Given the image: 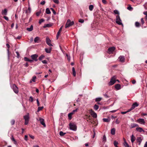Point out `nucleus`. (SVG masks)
Masks as SVG:
<instances>
[{
    "label": "nucleus",
    "instance_id": "nucleus-9",
    "mask_svg": "<svg viewBox=\"0 0 147 147\" xmlns=\"http://www.w3.org/2000/svg\"><path fill=\"white\" fill-rule=\"evenodd\" d=\"M137 121L142 124H144L145 123V121L143 119H139L137 120Z\"/></svg>",
    "mask_w": 147,
    "mask_h": 147
},
{
    "label": "nucleus",
    "instance_id": "nucleus-55",
    "mask_svg": "<svg viewBox=\"0 0 147 147\" xmlns=\"http://www.w3.org/2000/svg\"><path fill=\"white\" fill-rule=\"evenodd\" d=\"M51 9L52 10V11L53 12V13L54 14H56V12L53 8H51Z\"/></svg>",
    "mask_w": 147,
    "mask_h": 147
},
{
    "label": "nucleus",
    "instance_id": "nucleus-22",
    "mask_svg": "<svg viewBox=\"0 0 147 147\" xmlns=\"http://www.w3.org/2000/svg\"><path fill=\"white\" fill-rule=\"evenodd\" d=\"M6 46L8 48V49H7V51L8 53V58H9V48H10V45L8 44H6Z\"/></svg>",
    "mask_w": 147,
    "mask_h": 147
},
{
    "label": "nucleus",
    "instance_id": "nucleus-60",
    "mask_svg": "<svg viewBox=\"0 0 147 147\" xmlns=\"http://www.w3.org/2000/svg\"><path fill=\"white\" fill-rule=\"evenodd\" d=\"M127 9H128L129 10H131L133 8L131 6H129L127 7Z\"/></svg>",
    "mask_w": 147,
    "mask_h": 147
},
{
    "label": "nucleus",
    "instance_id": "nucleus-38",
    "mask_svg": "<svg viewBox=\"0 0 147 147\" xmlns=\"http://www.w3.org/2000/svg\"><path fill=\"white\" fill-rule=\"evenodd\" d=\"M140 24L138 22H136L135 23V25L136 27H138L140 26Z\"/></svg>",
    "mask_w": 147,
    "mask_h": 147
},
{
    "label": "nucleus",
    "instance_id": "nucleus-63",
    "mask_svg": "<svg viewBox=\"0 0 147 147\" xmlns=\"http://www.w3.org/2000/svg\"><path fill=\"white\" fill-rule=\"evenodd\" d=\"M29 136L30 137V138H31L32 139H34V136H32L31 135H29Z\"/></svg>",
    "mask_w": 147,
    "mask_h": 147
},
{
    "label": "nucleus",
    "instance_id": "nucleus-11",
    "mask_svg": "<svg viewBox=\"0 0 147 147\" xmlns=\"http://www.w3.org/2000/svg\"><path fill=\"white\" fill-rule=\"evenodd\" d=\"M46 43L47 44L50 46H52V45L51 44V40L48 37L46 38Z\"/></svg>",
    "mask_w": 147,
    "mask_h": 147
},
{
    "label": "nucleus",
    "instance_id": "nucleus-26",
    "mask_svg": "<svg viewBox=\"0 0 147 147\" xmlns=\"http://www.w3.org/2000/svg\"><path fill=\"white\" fill-rule=\"evenodd\" d=\"M52 25L51 24H45L43 26L44 28H45L46 27H51V26H52Z\"/></svg>",
    "mask_w": 147,
    "mask_h": 147
},
{
    "label": "nucleus",
    "instance_id": "nucleus-58",
    "mask_svg": "<svg viewBox=\"0 0 147 147\" xmlns=\"http://www.w3.org/2000/svg\"><path fill=\"white\" fill-rule=\"evenodd\" d=\"M3 18L6 20L8 21L9 20L7 16H4Z\"/></svg>",
    "mask_w": 147,
    "mask_h": 147
},
{
    "label": "nucleus",
    "instance_id": "nucleus-14",
    "mask_svg": "<svg viewBox=\"0 0 147 147\" xmlns=\"http://www.w3.org/2000/svg\"><path fill=\"white\" fill-rule=\"evenodd\" d=\"M7 10L6 9H5L4 10H2L1 11V13L3 15H6L7 14Z\"/></svg>",
    "mask_w": 147,
    "mask_h": 147
},
{
    "label": "nucleus",
    "instance_id": "nucleus-30",
    "mask_svg": "<svg viewBox=\"0 0 147 147\" xmlns=\"http://www.w3.org/2000/svg\"><path fill=\"white\" fill-rule=\"evenodd\" d=\"M72 72L73 75L74 76H76V72L75 68L74 67H72Z\"/></svg>",
    "mask_w": 147,
    "mask_h": 147
},
{
    "label": "nucleus",
    "instance_id": "nucleus-44",
    "mask_svg": "<svg viewBox=\"0 0 147 147\" xmlns=\"http://www.w3.org/2000/svg\"><path fill=\"white\" fill-rule=\"evenodd\" d=\"M78 22H80V23H83L84 22V20L82 19H80L79 20V21H78Z\"/></svg>",
    "mask_w": 147,
    "mask_h": 147
},
{
    "label": "nucleus",
    "instance_id": "nucleus-33",
    "mask_svg": "<svg viewBox=\"0 0 147 147\" xmlns=\"http://www.w3.org/2000/svg\"><path fill=\"white\" fill-rule=\"evenodd\" d=\"M91 115L92 116V117H93L95 118H96L97 117V115L94 112L93 113H92L91 114Z\"/></svg>",
    "mask_w": 147,
    "mask_h": 147
},
{
    "label": "nucleus",
    "instance_id": "nucleus-41",
    "mask_svg": "<svg viewBox=\"0 0 147 147\" xmlns=\"http://www.w3.org/2000/svg\"><path fill=\"white\" fill-rule=\"evenodd\" d=\"M114 12L115 14L119 15V12L117 10H115L114 11Z\"/></svg>",
    "mask_w": 147,
    "mask_h": 147
},
{
    "label": "nucleus",
    "instance_id": "nucleus-6",
    "mask_svg": "<svg viewBox=\"0 0 147 147\" xmlns=\"http://www.w3.org/2000/svg\"><path fill=\"white\" fill-rule=\"evenodd\" d=\"M116 23L119 25H122L119 16V15H117L116 16Z\"/></svg>",
    "mask_w": 147,
    "mask_h": 147
},
{
    "label": "nucleus",
    "instance_id": "nucleus-53",
    "mask_svg": "<svg viewBox=\"0 0 147 147\" xmlns=\"http://www.w3.org/2000/svg\"><path fill=\"white\" fill-rule=\"evenodd\" d=\"M145 8L146 9H147V2L144 5Z\"/></svg>",
    "mask_w": 147,
    "mask_h": 147
},
{
    "label": "nucleus",
    "instance_id": "nucleus-51",
    "mask_svg": "<svg viewBox=\"0 0 147 147\" xmlns=\"http://www.w3.org/2000/svg\"><path fill=\"white\" fill-rule=\"evenodd\" d=\"M36 78V77L35 76L33 77L32 78V81L33 82H35V80Z\"/></svg>",
    "mask_w": 147,
    "mask_h": 147
},
{
    "label": "nucleus",
    "instance_id": "nucleus-7",
    "mask_svg": "<svg viewBox=\"0 0 147 147\" xmlns=\"http://www.w3.org/2000/svg\"><path fill=\"white\" fill-rule=\"evenodd\" d=\"M38 57V55L36 54L33 55L31 56L32 59L36 61H38L37 58Z\"/></svg>",
    "mask_w": 147,
    "mask_h": 147
},
{
    "label": "nucleus",
    "instance_id": "nucleus-43",
    "mask_svg": "<svg viewBox=\"0 0 147 147\" xmlns=\"http://www.w3.org/2000/svg\"><path fill=\"white\" fill-rule=\"evenodd\" d=\"M15 123V121L14 119H12L11 121V123L12 125H13Z\"/></svg>",
    "mask_w": 147,
    "mask_h": 147
},
{
    "label": "nucleus",
    "instance_id": "nucleus-52",
    "mask_svg": "<svg viewBox=\"0 0 147 147\" xmlns=\"http://www.w3.org/2000/svg\"><path fill=\"white\" fill-rule=\"evenodd\" d=\"M24 60L26 61H29V59L27 57H24Z\"/></svg>",
    "mask_w": 147,
    "mask_h": 147
},
{
    "label": "nucleus",
    "instance_id": "nucleus-2",
    "mask_svg": "<svg viewBox=\"0 0 147 147\" xmlns=\"http://www.w3.org/2000/svg\"><path fill=\"white\" fill-rule=\"evenodd\" d=\"M24 119L25 120L24 124L25 125H27L29 122V114L27 113V114L24 116Z\"/></svg>",
    "mask_w": 147,
    "mask_h": 147
},
{
    "label": "nucleus",
    "instance_id": "nucleus-49",
    "mask_svg": "<svg viewBox=\"0 0 147 147\" xmlns=\"http://www.w3.org/2000/svg\"><path fill=\"white\" fill-rule=\"evenodd\" d=\"M53 1L56 4H58L59 2L58 0H53Z\"/></svg>",
    "mask_w": 147,
    "mask_h": 147
},
{
    "label": "nucleus",
    "instance_id": "nucleus-57",
    "mask_svg": "<svg viewBox=\"0 0 147 147\" xmlns=\"http://www.w3.org/2000/svg\"><path fill=\"white\" fill-rule=\"evenodd\" d=\"M115 122H116V123L117 124H119L120 122V121H119V120H118V119H117L115 121Z\"/></svg>",
    "mask_w": 147,
    "mask_h": 147
},
{
    "label": "nucleus",
    "instance_id": "nucleus-32",
    "mask_svg": "<svg viewBox=\"0 0 147 147\" xmlns=\"http://www.w3.org/2000/svg\"><path fill=\"white\" fill-rule=\"evenodd\" d=\"M46 13L47 14H50L51 13V11L48 8H47L46 9Z\"/></svg>",
    "mask_w": 147,
    "mask_h": 147
},
{
    "label": "nucleus",
    "instance_id": "nucleus-29",
    "mask_svg": "<svg viewBox=\"0 0 147 147\" xmlns=\"http://www.w3.org/2000/svg\"><path fill=\"white\" fill-rule=\"evenodd\" d=\"M103 121L106 122H109L110 121V119L104 118L103 119Z\"/></svg>",
    "mask_w": 147,
    "mask_h": 147
},
{
    "label": "nucleus",
    "instance_id": "nucleus-24",
    "mask_svg": "<svg viewBox=\"0 0 147 147\" xmlns=\"http://www.w3.org/2000/svg\"><path fill=\"white\" fill-rule=\"evenodd\" d=\"M46 52L47 53H50L51 50V48L50 47L49 49L46 48L45 49Z\"/></svg>",
    "mask_w": 147,
    "mask_h": 147
},
{
    "label": "nucleus",
    "instance_id": "nucleus-10",
    "mask_svg": "<svg viewBox=\"0 0 147 147\" xmlns=\"http://www.w3.org/2000/svg\"><path fill=\"white\" fill-rule=\"evenodd\" d=\"M39 119L40 123L43 125L44 127H45L46 125L44 122V120L41 118H40Z\"/></svg>",
    "mask_w": 147,
    "mask_h": 147
},
{
    "label": "nucleus",
    "instance_id": "nucleus-39",
    "mask_svg": "<svg viewBox=\"0 0 147 147\" xmlns=\"http://www.w3.org/2000/svg\"><path fill=\"white\" fill-rule=\"evenodd\" d=\"M65 134V133H63L62 131H61L59 133V135L61 136H63Z\"/></svg>",
    "mask_w": 147,
    "mask_h": 147
},
{
    "label": "nucleus",
    "instance_id": "nucleus-23",
    "mask_svg": "<svg viewBox=\"0 0 147 147\" xmlns=\"http://www.w3.org/2000/svg\"><path fill=\"white\" fill-rule=\"evenodd\" d=\"M131 141L132 143H133L135 140V137L133 135H132L131 136Z\"/></svg>",
    "mask_w": 147,
    "mask_h": 147
},
{
    "label": "nucleus",
    "instance_id": "nucleus-21",
    "mask_svg": "<svg viewBox=\"0 0 147 147\" xmlns=\"http://www.w3.org/2000/svg\"><path fill=\"white\" fill-rule=\"evenodd\" d=\"M137 142L139 143V144L140 145L142 141V139L141 137H139L137 138Z\"/></svg>",
    "mask_w": 147,
    "mask_h": 147
},
{
    "label": "nucleus",
    "instance_id": "nucleus-8",
    "mask_svg": "<svg viewBox=\"0 0 147 147\" xmlns=\"http://www.w3.org/2000/svg\"><path fill=\"white\" fill-rule=\"evenodd\" d=\"M115 49V48L114 47H112L108 49L107 52L109 54H111L113 53Z\"/></svg>",
    "mask_w": 147,
    "mask_h": 147
},
{
    "label": "nucleus",
    "instance_id": "nucleus-16",
    "mask_svg": "<svg viewBox=\"0 0 147 147\" xmlns=\"http://www.w3.org/2000/svg\"><path fill=\"white\" fill-rule=\"evenodd\" d=\"M136 130L138 132H141L142 131L144 132V131L143 129L141 127H137L136 128Z\"/></svg>",
    "mask_w": 147,
    "mask_h": 147
},
{
    "label": "nucleus",
    "instance_id": "nucleus-18",
    "mask_svg": "<svg viewBox=\"0 0 147 147\" xmlns=\"http://www.w3.org/2000/svg\"><path fill=\"white\" fill-rule=\"evenodd\" d=\"M31 12V9L30 7H29L28 8V9L26 11V13L27 15H28Z\"/></svg>",
    "mask_w": 147,
    "mask_h": 147
},
{
    "label": "nucleus",
    "instance_id": "nucleus-34",
    "mask_svg": "<svg viewBox=\"0 0 147 147\" xmlns=\"http://www.w3.org/2000/svg\"><path fill=\"white\" fill-rule=\"evenodd\" d=\"M99 106L98 105L95 104L94 105V109L96 110H98V109Z\"/></svg>",
    "mask_w": 147,
    "mask_h": 147
},
{
    "label": "nucleus",
    "instance_id": "nucleus-46",
    "mask_svg": "<svg viewBox=\"0 0 147 147\" xmlns=\"http://www.w3.org/2000/svg\"><path fill=\"white\" fill-rule=\"evenodd\" d=\"M124 146H125V147H129V146L128 144L126 142H125V143L124 144Z\"/></svg>",
    "mask_w": 147,
    "mask_h": 147
},
{
    "label": "nucleus",
    "instance_id": "nucleus-37",
    "mask_svg": "<svg viewBox=\"0 0 147 147\" xmlns=\"http://www.w3.org/2000/svg\"><path fill=\"white\" fill-rule=\"evenodd\" d=\"M45 56L43 55H42L39 57L38 59L39 60H41Z\"/></svg>",
    "mask_w": 147,
    "mask_h": 147
},
{
    "label": "nucleus",
    "instance_id": "nucleus-61",
    "mask_svg": "<svg viewBox=\"0 0 147 147\" xmlns=\"http://www.w3.org/2000/svg\"><path fill=\"white\" fill-rule=\"evenodd\" d=\"M141 21L142 24H143L144 23V22L143 18H141Z\"/></svg>",
    "mask_w": 147,
    "mask_h": 147
},
{
    "label": "nucleus",
    "instance_id": "nucleus-47",
    "mask_svg": "<svg viewBox=\"0 0 147 147\" xmlns=\"http://www.w3.org/2000/svg\"><path fill=\"white\" fill-rule=\"evenodd\" d=\"M78 110V109H76L73 110L71 113H73V115L75 112H77Z\"/></svg>",
    "mask_w": 147,
    "mask_h": 147
},
{
    "label": "nucleus",
    "instance_id": "nucleus-48",
    "mask_svg": "<svg viewBox=\"0 0 147 147\" xmlns=\"http://www.w3.org/2000/svg\"><path fill=\"white\" fill-rule=\"evenodd\" d=\"M114 144L115 146H117L118 142L116 141H115L114 142Z\"/></svg>",
    "mask_w": 147,
    "mask_h": 147
},
{
    "label": "nucleus",
    "instance_id": "nucleus-56",
    "mask_svg": "<svg viewBox=\"0 0 147 147\" xmlns=\"http://www.w3.org/2000/svg\"><path fill=\"white\" fill-rule=\"evenodd\" d=\"M16 53L17 54V57L18 58L20 57V56L19 53L18 51H16Z\"/></svg>",
    "mask_w": 147,
    "mask_h": 147
},
{
    "label": "nucleus",
    "instance_id": "nucleus-31",
    "mask_svg": "<svg viewBox=\"0 0 147 147\" xmlns=\"http://www.w3.org/2000/svg\"><path fill=\"white\" fill-rule=\"evenodd\" d=\"M73 113H70L68 114V117L69 119L71 120L72 118V116L73 115Z\"/></svg>",
    "mask_w": 147,
    "mask_h": 147
},
{
    "label": "nucleus",
    "instance_id": "nucleus-15",
    "mask_svg": "<svg viewBox=\"0 0 147 147\" xmlns=\"http://www.w3.org/2000/svg\"><path fill=\"white\" fill-rule=\"evenodd\" d=\"M119 61L121 62H123L125 61V58L124 56H120L119 57Z\"/></svg>",
    "mask_w": 147,
    "mask_h": 147
},
{
    "label": "nucleus",
    "instance_id": "nucleus-17",
    "mask_svg": "<svg viewBox=\"0 0 147 147\" xmlns=\"http://www.w3.org/2000/svg\"><path fill=\"white\" fill-rule=\"evenodd\" d=\"M138 126V125L137 124L134 123L131 124L130 125L131 128H133Z\"/></svg>",
    "mask_w": 147,
    "mask_h": 147
},
{
    "label": "nucleus",
    "instance_id": "nucleus-64",
    "mask_svg": "<svg viewBox=\"0 0 147 147\" xmlns=\"http://www.w3.org/2000/svg\"><path fill=\"white\" fill-rule=\"evenodd\" d=\"M144 147H147V142H146L144 145Z\"/></svg>",
    "mask_w": 147,
    "mask_h": 147
},
{
    "label": "nucleus",
    "instance_id": "nucleus-50",
    "mask_svg": "<svg viewBox=\"0 0 147 147\" xmlns=\"http://www.w3.org/2000/svg\"><path fill=\"white\" fill-rule=\"evenodd\" d=\"M106 136L105 135H104L103 137V141L105 142L106 141Z\"/></svg>",
    "mask_w": 147,
    "mask_h": 147
},
{
    "label": "nucleus",
    "instance_id": "nucleus-62",
    "mask_svg": "<svg viewBox=\"0 0 147 147\" xmlns=\"http://www.w3.org/2000/svg\"><path fill=\"white\" fill-rule=\"evenodd\" d=\"M42 62L43 63L46 64L47 63V61L46 60H44L42 61Z\"/></svg>",
    "mask_w": 147,
    "mask_h": 147
},
{
    "label": "nucleus",
    "instance_id": "nucleus-20",
    "mask_svg": "<svg viewBox=\"0 0 147 147\" xmlns=\"http://www.w3.org/2000/svg\"><path fill=\"white\" fill-rule=\"evenodd\" d=\"M34 42H40V39L38 37H36L34 39Z\"/></svg>",
    "mask_w": 147,
    "mask_h": 147
},
{
    "label": "nucleus",
    "instance_id": "nucleus-19",
    "mask_svg": "<svg viewBox=\"0 0 147 147\" xmlns=\"http://www.w3.org/2000/svg\"><path fill=\"white\" fill-rule=\"evenodd\" d=\"M115 88L117 90H119L121 89V85L119 84H117L115 86Z\"/></svg>",
    "mask_w": 147,
    "mask_h": 147
},
{
    "label": "nucleus",
    "instance_id": "nucleus-35",
    "mask_svg": "<svg viewBox=\"0 0 147 147\" xmlns=\"http://www.w3.org/2000/svg\"><path fill=\"white\" fill-rule=\"evenodd\" d=\"M93 7H94L93 5H89V10L90 11H92L93 9Z\"/></svg>",
    "mask_w": 147,
    "mask_h": 147
},
{
    "label": "nucleus",
    "instance_id": "nucleus-42",
    "mask_svg": "<svg viewBox=\"0 0 147 147\" xmlns=\"http://www.w3.org/2000/svg\"><path fill=\"white\" fill-rule=\"evenodd\" d=\"M44 21V20L43 19H41L40 20L39 23L40 24H41Z\"/></svg>",
    "mask_w": 147,
    "mask_h": 147
},
{
    "label": "nucleus",
    "instance_id": "nucleus-13",
    "mask_svg": "<svg viewBox=\"0 0 147 147\" xmlns=\"http://www.w3.org/2000/svg\"><path fill=\"white\" fill-rule=\"evenodd\" d=\"M62 27H63V26H61L60 28L59 29V31H58V32H57V36H56L57 39H58V38L61 32V31L62 30Z\"/></svg>",
    "mask_w": 147,
    "mask_h": 147
},
{
    "label": "nucleus",
    "instance_id": "nucleus-40",
    "mask_svg": "<svg viewBox=\"0 0 147 147\" xmlns=\"http://www.w3.org/2000/svg\"><path fill=\"white\" fill-rule=\"evenodd\" d=\"M43 107H38L37 111L39 112V111H41L43 109Z\"/></svg>",
    "mask_w": 147,
    "mask_h": 147
},
{
    "label": "nucleus",
    "instance_id": "nucleus-25",
    "mask_svg": "<svg viewBox=\"0 0 147 147\" xmlns=\"http://www.w3.org/2000/svg\"><path fill=\"white\" fill-rule=\"evenodd\" d=\"M111 134L113 135L115 134V128H113L111 129Z\"/></svg>",
    "mask_w": 147,
    "mask_h": 147
},
{
    "label": "nucleus",
    "instance_id": "nucleus-28",
    "mask_svg": "<svg viewBox=\"0 0 147 147\" xmlns=\"http://www.w3.org/2000/svg\"><path fill=\"white\" fill-rule=\"evenodd\" d=\"M33 29V26L32 25H31L30 28H26L27 30L29 31H31Z\"/></svg>",
    "mask_w": 147,
    "mask_h": 147
},
{
    "label": "nucleus",
    "instance_id": "nucleus-27",
    "mask_svg": "<svg viewBox=\"0 0 147 147\" xmlns=\"http://www.w3.org/2000/svg\"><path fill=\"white\" fill-rule=\"evenodd\" d=\"M11 139L14 142V143L15 144H17V142L15 139L14 138L13 136V135H11Z\"/></svg>",
    "mask_w": 147,
    "mask_h": 147
},
{
    "label": "nucleus",
    "instance_id": "nucleus-4",
    "mask_svg": "<svg viewBox=\"0 0 147 147\" xmlns=\"http://www.w3.org/2000/svg\"><path fill=\"white\" fill-rule=\"evenodd\" d=\"M116 77L115 76H113L111 78L110 82L109 83V85H112L115 82V79Z\"/></svg>",
    "mask_w": 147,
    "mask_h": 147
},
{
    "label": "nucleus",
    "instance_id": "nucleus-36",
    "mask_svg": "<svg viewBox=\"0 0 147 147\" xmlns=\"http://www.w3.org/2000/svg\"><path fill=\"white\" fill-rule=\"evenodd\" d=\"M102 99V98L101 97H99L96 98L95 99V101L96 102H98L100 101Z\"/></svg>",
    "mask_w": 147,
    "mask_h": 147
},
{
    "label": "nucleus",
    "instance_id": "nucleus-59",
    "mask_svg": "<svg viewBox=\"0 0 147 147\" xmlns=\"http://www.w3.org/2000/svg\"><path fill=\"white\" fill-rule=\"evenodd\" d=\"M24 140L27 141L28 140V136L27 135H25L24 136Z\"/></svg>",
    "mask_w": 147,
    "mask_h": 147
},
{
    "label": "nucleus",
    "instance_id": "nucleus-1",
    "mask_svg": "<svg viewBox=\"0 0 147 147\" xmlns=\"http://www.w3.org/2000/svg\"><path fill=\"white\" fill-rule=\"evenodd\" d=\"M74 24V21L71 22V20L68 19L67 20L65 26V28H67L73 25Z\"/></svg>",
    "mask_w": 147,
    "mask_h": 147
},
{
    "label": "nucleus",
    "instance_id": "nucleus-54",
    "mask_svg": "<svg viewBox=\"0 0 147 147\" xmlns=\"http://www.w3.org/2000/svg\"><path fill=\"white\" fill-rule=\"evenodd\" d=\"M41 13V11H40L39 12H37L36 13V15L37 16H39V15H40V13Z\"/></svg>",
    "mask_w": 147,
    "mask_h": 147
},
{
    "label": "nucleus",
    "instance_id": "nucleus-5",
    "mask_svg": "<svg viewBox=\"0 0 147 147\" xmlns=\"http://www.w3.org/2000/svg\"><path fill=\"white\" fill-rule=\"evenodd\" d=\"M69 126L70 129L76 131L77 129V127L76 125L72 123H70L69 124Z\"/></svg>",
    "mask_w": 147,
    "mask_h": 147
},
{
    "label": "nucleus",
    "instance_id": "nucleus-3",
    "mask_svg": "<svg viewBox=\"0 0 147 147\" xmlns=\"http://www.w3.org/2000/svg\"><path fill=\"white\" fill-rule=\"evenodd\" d=\"M12 88L15 93L18 94V88L15 84H13L12 85Z\"/></svg>",
    "mask_w": 147,
    "mask_h": 147
},
{
    "label": "nucleus",
    "instance_id": "nucleus-45",
    "mask_svg": "<svg viewBox=\"0 0 147 147\" xmlns=\"http://www.w3.org/2000/svg\"><path fill=\"white\" fill-rule=\"evenodd\" d=\"M29 100L31 102L33 101V99L32 96H31L30 97V98L29 99Z\"/></svg>",
    "mask_w": 147,
    "mask_h": 147
},
{
    "label": "nucleus",
    "instance_id": "nucleus-12",
    "mask_svg": "<svg viewBox=\"0 0 147 147\" xmlns=\"http://www.w3.org/2000/svg\"><path fill=\"white\" fill-rule=\"evenodd\" d=\"M139 105V104L136 102L134 103L131 107V109H134L135 107H138Z\"/></svg>",
    "mask_w": 147,
    "mask_h": 147
}]
</instances>
